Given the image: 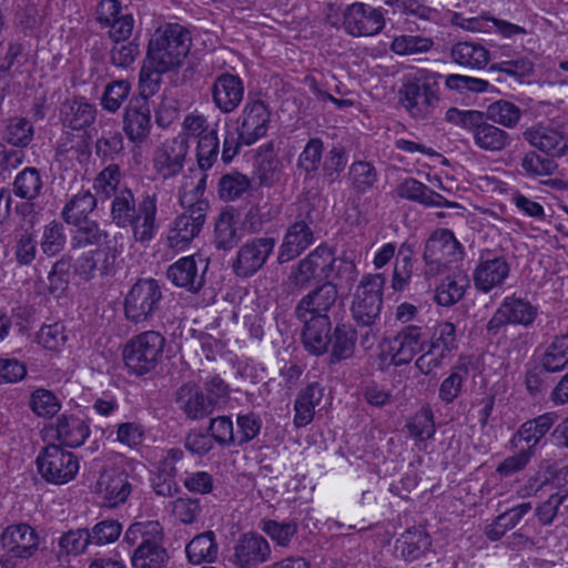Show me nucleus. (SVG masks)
<instances>
[{"label": "nucleus", "instance_id": "obj_50", "mask_svg": "<svg viewBox=\"0 0 568 568\" xmlns=\"http://www.w3.org/2000/svg\"><path fill=\"white\" fill-rule=\"evenodd\" d=\"M87 528L71 529L61 535L58 540V559L61 561L63 557L78 556L84 552L90 542Z\"/></svg>", "mask_w": 568, "mask_h": 568}, {"label": "nucleus", "instance_id": "obj_15", "mask_svg": "<svg viewBox=\"0 0 568 568\" xmlns=\"http://www.w3.org/2000/svg\"><path fill=\"white\" fill-rule=\"evenodd\" d=\"M272 111L261 99H248L239 119V129L245 145H252L264 138L271 124Z\"/></svg>", "mask_w": 568, "mask_h": 568}, {"label": "nucleus", "instance_id": "obj_42", "mask_svg": "<svg viewBox=\"0 0 568 568\" xmlns=\"http://www.w3.org/2000/svg\"><path fill=\"white\" fill-rule=\"evenodd\" d=\"M324 143L320 138H312L307 141L297 158L296 166L304 180H313L322 165Z\"/></svg>", "mask_w": 568, "mask_h": 568}, {"label": "nucleus", "instance_id": "obj_57", "mask_svg": "<svg viewBox=\"0 0 568 568\" xmlns=\"http://www.w3.org/2000/svg\"><path fill=\"white\" fill-rule=\"evenodd\" d=\"M250 179L239 172L224 174L219 181L217 193L223 201H235L248 191Z\"/></svg>", "mask_w": 568, "mask_h": 568}, {"label": "nucleus", "instance_id": "obj_48", "mask_svg": "<svg viewBox=\"0 0 568 568\" xmlns=\"http://www.w3.org/2000/svg\"><path fill=\"white\" fill-rule=\"evenodd\" d=\"M467 378L468 368L466 365L454 366L439 385L438 398L440 402L446 405L454 403L462 395Z\"/></svg>", "mask_w": 568, "mask_h": 568}, {"label": "nucleus", "instance_id": "obj_9", "mask_svg": "<svg viewBox=\"0 0 568 568\" xmlns=\"http://www.w3.org/2000/svg\"><path fill=\"white\" fill-rule=\"evenodd\" d=\"M335 262L336 258L331 248L324 245L317 246L292 267L286 281L287 288L290 292H300L307 288L313 281L328 278Z\"/></svg>", "mask_w": 568, "mask_h": 568}, {"label": "nucleus", "instance_id": "obj_31", "mask_svg": "<svg viewBox=\"0 0 568 568\" xmlns=\"http://www.w3.org/2000/svg\"><path fill=\"white\" fill-rule=\"evenodd\" d=\"M304 324L302 341L306 351L314 355H322L327 351L331 343V320L329 317L316 316L298 320Z\"/></svg>", "mask_w": 568, "mask_h": 568}, {"label": "nucleus", "instance_id": "obj_52", "mask_svg": "<svg viewBox=\"0 0 568 568\" xmlns=\"http://www.w3.org/2000/svg\"><path fill=\"white\" fill-rule=\"evenodd\" d=\"M261 529L277 546L287 548L293 537L297 534L298 524L296 519L278 521L274 519H264L261 523Z\"/></svg>", "mask_w": 568, "mask_h": 568}, {"label": "nucleus", "instance_id": "obj_41", "mask_svg": "<svg viewBox=\"0 0 568 568\" xmlns=\"http://www.w3.org/2000/svg\"><path fill=\"white\" fill-rule=\"evenodd\" d=\"M187 559L191 564L212 562L216 559L219 546L213 531H205L196 535L185 548Z\"/></svg>", "mask_w": 568, "mask_h": 568}, {"label": "nucleus", "instance_id": "obj_32", "mask_svg": "<svg viewBox=\"0 0 568 568\" xmlns=\"http://www.w3.org/2000/svg\"><path fill=\"white\" fill-rule=\"evenodd\" d=\"M54 438L70 448H77L84 444L90 435L88 423L75 415H61L54 423Z\"/></svg>", "mask_w": 568, "mask_h": 568}, {"label": "nucleus", "instance_id": "obj_8", "mask_svg": "<svg viewBox=\"0 0 568 568\" xmlns=\"http://www.w3.org/2000/svg\"><path fill=\"white\" fill-rule=\"evenodd\" d=\"M463 255V246L452 231L447 229L435 231L424 246V276L430 278L443 274L448 264L462 260Z\"/></svg>", "mask_w": 568, "mask_h": 568}, {"label": "nucleus", "instance_id": "obj_36", "mask_svg": "<svg viewBox=\"0 0 568 568\" xmlns=\"http://www.w3.org/2000/svg\"><path fill=\"white\" fill-rule=\"evenodd\" d=\"M97 204V195L88 189H81L65 202L61 211V217L67 224L79 223L89 219V214L95 210Z\"/></svg>", "mask_w": 568, "mask_h": 568}, {"label": "nucleus", "instance_id": "obj_14", "mask_svg": "<svg viewBox=\"0 0 568 568\" xmlns=\"http://www.w3.org/2000/svg\"><path fill=\"white\" fill-rule=\"evenodd\" d=\"M271 554L267 539L257 532L248 531L235 540L230 560L235 568H255L266 562Z\"/></svg>", "mask_w": 568, "mask_h": 568}, {"label": "nucleus", "instance_id": "obj_37", "mask_svg": "<svg viewBox=\"0 0 568 568\" xmlns=\"http://www.w3.org/2000/svg\"><path fill=\"white\" fill-rule=\"evenodd\" d=\"M75 230L73 231L70 245L73 250H80L88 246L106 243L109 233L101 227L100 223L95 220L85 219L79 223H71Z\"/></svg>", "mask_w": 568, "mask_h": 568}, {"label": "nucleus", "instance_id": "obj_38", "mask_svg": "<svg viewBox=\"0 0 568 568\" xmlns=\"http://www.w3.org/2000/svg\"><path fill=\"white\" fill-rule=\"evenodd\" d=\"M452 60L464 68L483 69L489 61V51L477 42H458L450 49Z\"/></svg>", "mask_w": 568, "mask_h": 568}, {"label": "nucleus", "instance_id": "obj_47", "mask_svg": "<svg viewBox=\"0 0 568 568\" xmlns=\"http://www.w3.org/2000/svg\"><path fill=\"white\" fill-rule=\"evenodd\" d=\"M122 173L118 164H109L101 170L94 181L93 190L95 194L103 200L113 199L121 192Z\"/></svg>", "mask_w": 568, "mask_h": 568}, {"label": "nucleus", "instance_id": "obj_20", "mask_svg": "<svg viewBox=\"0 0 568 568\" xmlns=\"http://www.w3.org/2000/svg\"><path fill=\"white\" fill-rule=\"evenodd\" d=\"M509 264L504 256L490 253L481 255L473 273L474 285L478 291L488 293L500 287L509 276Z\"/></svg>", "mask_w": 568, "mask_h": 568}, {"label": "nucleus", "instance_id": "obj_34", "mask_svg": "<svg viewBox=\"0 0 568 568\" xmlns=\"http://www.w3.org/2000/svg\"><path fill=\"white\" fill-rule=\"evenodd\" d=\"M314 243V232L307 226L291 224L286 230L277 253L280 264L287 263L301 255Z\"/></svg>", "mask_w": 568, "mask_h": 568}, {"label": "nucleus", "instance_id": "obj_61", "mask_svg": "<svg viewBox=\"0 0 568 568\" xmlns=\"http://www.w3.org/2000/svg\"><path fill=\"white\" fill-rule=\"evenodd\" d=\"M434 42L430 38L413 34H402L393 39L390 50L398 55H412L427 52Z\"/></svg>", "mask_w": 568, "mask_h": 568}, {"label": "nucleus", "instance_id": "obj_17", "mask_svg": "<svg viewBox=\"0 0 568 568\" xmlns=\"http://www.w3.org/2000/svg\"><path fill=\"white\" fill-rule=\"evenodd\" d=\"M426 344L427 336L423 326L405 325L390 342L392 363L395 366L409 364L418 353L424 351Z\"/></svg>", "mask_w": 568, "mask_h": 568}, {"label": "nucleus", "instance_id": "obj_53", "mask_svg": "<svg viewBox=\"0 0 568 568\" xmlns=\"http://www.w3.org/2000/svg\"><path fill=\"white\" fill-rule=\"evenodd\" d=\"M484 115L494 124L497 123L505 128L513 129L518 124L521 118V110L513 102L498 100L488 105Z\"/></svg>", "mask_w": 568, "mask_h": 568}, {"label": "nucleus", "instance_id": "obj_28", "mask_svg": "<svg viewBox=\"0 0 568 568\" xmlns=\"http://www.w3.org/2000/svg\"><path fill=\"white\" fill-rule=\"evenodd\" d=\"M97 118V108L85 98L78 97L62 102L59 120L63 128L81 131L90 126Z\"/></svg>", "mask_w": 568, "mask_h": 568}, {"label": "nucleus", "instance_id": "obj_5", "mask_svg": "<svg viewBox=\"0 0 568 568\" xmlns=\"http://www.w3.org/2000/svg\"><path fill=\"white\" fill-rule=\"evenodd\" d=\"M439 82L434 73H422L407 80L399 90V102L416 120L434 116L439 106Z\"/></svg>", "mask_w": 568, "mask_h": 568}, {"label": "nucleus", "instance_id": "obj_45", "mask_svg": "<svg viewBox=\"0 0 568 568\" xmlns=\"http://www.w3.org/2000/svg\"><path fill=\"white\" fill-rule=\"evenodd\" d=\"M467 285L465 276H446L436 286L434 300L440 306H453L463 298Z\"/></svg>", "mask_w": 568, "mask_h": 568}, {"label": "nucleus", "instance_id": "obj_27", "mask_svg": "<svg viewBox=\"0 0 568 568\" xmlns=\"http://www.w3.org/2000/svg\"><path fill=\"white\" fill-rule=\"evenodd\" d=\"M244 83L236 74L224 72L215 78L212 85V99L222 113H231L243 101Z\"/></svg>", "mask_w": 568, "mask_h": 568}, {"label": "nucleus", "instance_id": "obj_43", "mask_svg": "<svg viewBox=\"0 0 568 568\" xmlns=\"http://www.w3.org/2000/svg\"><path fill=\"white\" fill-rule=\"evenodd\" d=\"M220 151V141L217 136V122L213 123L212 131L209 134H204L197 139L196 145V160L199 169L203 174H206V170L211 169L217 160ZM195 170L190 171L191 175Z\"/></svg>", "mask_w": 568, "mask_h": 568}, {"label": "nucleus", "instance_id": "obj_58", "mask_svg": "<svg viewBox=\"0 0 568 568\" xmlns=\"http://www.w3.org/2000/svg\"><path fill=\"white\" fill-rule=\"evenodd\" d=\"M29 407L38 417L52 418L61 409V403L51 390L37 388L31 393Z\"/></svg>", "mask_w": 568, "mask_h": 568}, {"label": "nucleus", "instance_id": "obj_26", "mask_svg": "<svg viewBox=\"0 0 568 568\" xmlns=\"http://www.w3.org/2000/svg\"><path fill=\"white\" fill-rule=\"evenodd\" d=\"M1 545L9 556L27 559L37 551L39 538L27 524L11 525L1 534Z\"/></svg>", "mask_w": 568, "mask_h": 568}, {"label": "nucleus", "instance_id": "obj_11", "mask_svg": "<svg viewBox=\"0 0 568 568\" xmlns=\"http://www.w3.org/2000/svg\"><path fill=\"white\" fill-rule=\"evenodd\" d=\"M386 10L369 3L355 1L346 4L342 10L343 30L351 37H374L379 34L386 26Z\"/></svg>", "mask_w": 568, "mask_h": 568}, {"label": "nucleus", "instance_id": "obj_12", "mask_svg": "<svg viewBox=\"0 0 568 568\" xmlns=\"http://www.w3.org/2000/svg\"><path fill=\"white\" fill-rule=\"evenodd\" d=\"M41 476L51 484L62 485L72 480L79 471L78 457L60 445L45 446L37 457Z\"/></svg>", "mask_w": 568, "mask_h": 568}, {"label": "nucleus", "instance_id": "obj_10", "mask_svg": "<svg viewBox=\"0 0 568 568\" xmlns=\"http://www.w3.org/2000/svg\"><path fill=\"white\" fill-rule=\"evenodd\" d=\"M386 283L384 273L366 274L359 281L352 302L351 312L355 323L382 321L383 293Z\"/></svg>", "mask_w": 568, "mask_h": 568}, {"label": "nucleus", "instance_id": "obj_7", "mask_svg": "<svg viewBox=\"0 0 568 568\" xmlns=\"http://www.w3.org/2000/svg\"><path fill=\"white\" fill-rule=\"evenodd\" d=\"M163 291L161 284L152 278H140L124 297V314L134 324L150 323L161 310Z\"/></svg>", "mask_w": 568, "mask_h": 568}, {"label": "nucleus", "instance_id": "obj_33", "mask_svg": "<svg viewBox=\"0 0 568 568\" xmlns=\"http://www.w3.org/2000/svg\"><path fill=\"white\" fill-rule=\"evenodd\" d=\"M475 145L486 152H500L511 144V136L505 130L479 118L470 131Z\"/></svg>", "mask_w": 568, "mask_h": 568}, {"label": "nucleus", "instance_id": "obj_3", "mask_svg": "<svg viewBox=\"0 0 568 568\" xmlns=\"http://www.w3.org/2000/svg\"><path fill=\"white\" fill-rule=\"evenodd\" d=\"M123 542L135 546L131 555L132 568H166L170 556L164 547V531L160 521L131 524L124 532Z\"/></svg>", "mask_w": 568, "mask_h": 568}, {"label": "nucleus", "instance_id": "obj_51", "mask_svg": "<svg viewBox=\"0 0 568 568\" xmlns=\"http://www.w3.org/2000/svg\"><path fill=\"white\" fill-rule=\"evenodd\" d=\"M43 187L42 178L36 168H26L14 179L13 192L24 200H34Z\"/></svg>", "mask_w": 568, "mask_h": 568}, {"label": "nucleus", "instance_id": "obj_2", "mask_svg": "<svg viewBox=\"0 0 568 568\" xmlns=\"http://www.w3.org/2000/svg\"><path fill=\"white\" fill-rule=\"evenodd\" d=\"M206 181L207 174L201 171L184 178L179 195L185 211L174 219L166 236L172 250H184L200 234L210 207L209 201L203 197Z\"/></svg>", "mask_w": 568, "mask_h": 568}, {"label": "nucleus", "instance_id": "obj_56", "mask_svg": "<svg viewBox=\"0 0 568 568\" xmlns=\"http://www.w3.org/2000/svg\"><path fill=\"white\" fill-rule=\"evenodd\" d=\"M520 168L529 178L552 175L558 165L554 159L541 156L535 151L526 152L520 159Z\"/></svg>", "mask_w": 568, "mask_h": 568}, {"label": "nucleus", "instance_id": "obj_21", "mask_svg": "<svg viewBox=\"0 0 568 568\" xmlns=\"http://www.w3.org/2000/svg\"><path fill=\"white\" fill-rule=\"evenodd\" d=\"M523 136L530 146L551 159L562 156L568 149V140L564 133L549 124H534L523 132Z\"/></svg>", "mask_w": 568, "mask_h": 568}, {"label": "nucleus", "instance_id": "obj_44", "mask_svg": "<svg viewBox=\"0 0 568 568\" xmlns=\"http://www.w3.org/2000/svg\"><path fill=\"white\" fill-rule=\"evenodd\" d=\"M347 180L352 191L356 195H362L375 185L377 171L375 166L367 161H355L348 168Z\"/></svg>", "mask_w": 568, "mask_h": 568}, {"label": "nucleus", "instance_id": "obj_55", "mask_svg": "<svg viewBox=\"0 0 568 568\" xmlns=\"http://www.w3.org/2000/svg\"><path fill=\"white\" fill-rule=\"evenodd\" d=\"M348 155L344 146L334 145L325 155L322 163V176L331 185L339 180L341 173L345 170Z\"/></svg>", "mask_w": 568, "mask_h": 568}, {"label": "nucleus", "instance_id": "obj_23", "mask_svg": "<svg viewBox=\"0 0 568 568\" xmlns=\"http://www.w3.org/2000/svg\"><path fill=\"white\" fill-rule=\"evenodd\" d=\"M174 402L178 409L191 420H202L215 410L201 386L195 383L181 385L175 392Z\"/></svg>", "mask_w": 568, "mask_h": 568}, {"label": "nucleus", "instance_id": "obj_4", "mask_svg": "<svg viewBox=\"0 0 568 568\" xmlns=\"http://www.w3.org/2000/svg\"><path fill=\"white\" fill-rule=\"evenodd\" d=\"M190 47V31L179 23H168L159 28L151 38L146 60L160 71H170L182 63Z\"/></svg>", "mask_w": 568, "mask_h": 568}, {"label": "nucleus", "instance_id": "obj_40", "mask_svg": "<svg viewBox=\"0 0 568 568\" xmlns=\"http://www.w3.org/2000/svg\"><path fill=\"white\" fill-rule=\"evenodd\" d=\"M542 369L557 373L568 367V333L556 336L539 357Z\"/></svg>", "mask_w": 568, "mask_h": 568}, {"label": "nucleus", "instance_id": "obj_19", "mask_svg": "<svg viewBox=\"0 0 568 568\" xmlns=\"http://www.w3.org/2000/svg\"><path fill=\"white\" fill-rule=\"evenodd\" d=\"M118 257V250L109 244L83 253L74 263V273L84 281L97 275H110Z\"/></svg>", "mask_w": 568, "mask_h": 568}, {"label": "nucleus", "instance_id": "obj_49", "mask_svg": "<svg viewBox=\"0 0 568 568\" xmlns=\"http://www.w3.org/2000/svg\"><path fill=\"white\" fill-rule=\"evenodd\" d=\"M171 515L183 525H193L201 519L203 507L201 500L187 495L169 503Z\"/></svg>", "mask_w": 568, "mask_h": 568}, {"label": "nucleus", "instance_id": "obj_6", "mask_svg": "<svg viewBox=\"0 0 568 568\" xmlns=\"http://www.w3.org/2000/svg\"><path fill=\"white\" fill-rule=\"evenodd\" d=\"M165 338L156 331H146L132 337L123 349V361L129 373L143 376L160 363Z\"/></svg>", "mask_w": 568, "mask_h": 568}, {"label": "nucleus", "instance_id": "obj_18", "mask_svg": "<svg viewBox=\"0 0 568 568\" xmlns=\"http://www.w3.org/2000/svg\"><path fill=\"white\" fill-rule=\"evenodd\" d=\"M557 418L556 413L549 412L524 422L513 434L509 446L530 450L531 455L535 456L537 446L552 428Z\"/></svg>", "mask_w": 568, "mask_h": 568}, {"label": "nucleus", "instance_id": "obj_35", "mask_svg": "<svg viewBox=\"0 0 568 568\" xmlns=\"http://www.w3.org/2000/svg\"><path fill=\"white\" fill-rule=\"evenodd\" d=\"M324 388L318 383L308 384L298 394L294 404L296 427H304L313 420L315 407L322 402Z\"/></svg>", "mask_w": 568, "mask_h": 568}, {"label": "nucleus", "instance_id": "obj_25", "mask_svg": "<svg viewBox=\"0 0 568 568\" xmlns=\"http://www.w3.org/2000/svg\"><path fill=\"white\" fill-rule=\"evenodd\" d=\"M132 493L129 474L120 469L104 470L98 480V495L104 506L115 508L124 504Z\"/></svg>", "mask_w": 568, "mask_h": 568}, {"label": "nucleus", "instance_id": "obj_63", "mask_svg": "<svg viewBox=\"0 0 568 568\" xmlns=\"http://www.w3.org/2000/svg\"><path fill=\"white\" fill-rule=\"evenodd\" d=\"M91 545L105 546L119 539L122 532V525L119 520L106 518L98 521L91 529H88Z\"/></svg>", "mask_w": 568, "mask_h": 568}, {"label": "nucleus", "instance_id": "obj_46", "mask_svg": "<svg viewBox=\"0 0 568 568\" xmlns=\"http://www.w3.org/2000/svg\"><path fill=\"white\" fill-rule=\"evenodd\" d=\"M215 245L220 250H231L241 239L237 232L236 219L233 211H222L215 223Z\"/></svg>", "mask_w": 568, "mask_h": 568}, {"label": "nucleus", "instance_id": "obj_60", "mask_svg": "<svg viewBox=\"0 0 568 568\" xmlns=\"http://www.w3.org/2000/svg\"><path fill=\"white\" fill-rule=\"evenodd\" d=\"M430 545V538L425 530H407L402 537V556L405 560L412 561L428 550Z\"/></svg>", "mask_w": 568, "mask_h": 568}, {"label": "nucleus", "instance_id": "obj_64", "mask_svg": "<svg viewBox=\"0 0 568 568\" xmlns=\"http://www.w3.org/2000/svg\"><path fill=\"white\" fill-rule=\"evenodd\" d=\"M449 355L456 348V326L450 322H439L432 331L427 344Z\"/></svg>", "mask_w": 568, "mask_h": 568}, {"label": "nucleus", "instance_id": "obj_1", "mask_svg": "<svg viewBox=\"0 0 568 568\" xmlns=\"http://www.w3.org/2000/svg\"><path fill=\"white\" fill-rule=\"evenodd\" d=\"M158 201L156 190L144 191L136 201L132 190L123 187L111 201L110 219L118 227L130 229L136 243L149 244L160 230Z\"/></svg>", "mask_w": 568, "mask_h": 568}, {"label": "nucleus", "instance_id": "obj_13", "mask_svg": "<svg viewBox=\"0 0 568 568\" xmlns=\"http://www.w3.org/2000/svg\"><path fill=\"white\" fill-rule=\"evenodd\" d=\"M276 241L271 236L254 237L245 242L237 251L233 271L237 276L254 275L272 254Z\"/></svg>", "mask_w": 568, "mask_h": 568}, {"label": "nucleus", "instance_id": "obj_59", "mask_svg": "<svg viewBox=\"0 0 568 568\" xmlns=\"http://www.w3.org/2000/svg\"><path fill=\"white\" fill-rule=\"evenodd\" d=\"M332 353L334 361L349 358L354 353L355 336L351 327L345 324H337L331 337Z\"/></svg>", "mask_w": 568, "mask_h": 568}, {"label": "nucleus", "instance_id": "obj_54", "mask_svg": "<svg viewBox=\"0 0 568 568\" xmlns=\"http://www.w3.org/2000/svg\"><path fill=\"white\" fill-rule=\"evenodd\" d=\"M67 244L65 227L62 223L52 221L43 227L40 247L43 254L55 256L61 253Z\"/></svg>", "mask_w": 568, "mask_h": 568}, {"label": "nucleus", "instance_id": "obj_22", "mask_svg": "<svg viewBox=\"0 0 568 568\" xmlns=\"http://www.w3.org/2000/svg\"><path fill=\"white\" fill-rule=\"evenodd\" d=\"M123 131L136 145L142 144L151 131V109L143 98H132L123 115Z\"/></svg>", "mask_w": 568, "mask_h": 568}, {"label": "nucleus", "instance_id": "obj_30", "mask_svg": "<svg viewBox=\"0 0 568 568\" xmlns=\"http://www.w3.org/2000/svg\"><path fill=\"white\" fill-rule=\"evenodd\" d=\"M166 277L178 287L196 293L204 285V270L199 271L194 256L179 258L166 270Z\"/></svg>", "mask_w": 568, "mask_h": 568}, {"label": "nucleus", "instance_id": "obj_24", "mask_svg": "<svg viewBox=\"0 0 568 568\" xmlns=\"http://www.w3.org/2000/svg\"><path fill=\"white\" fill-rule=\"evenodd\" d=\"M337 296L336 285L331 282L324 283L301 298L294 311L296 318L305 320L308 316L328 317L327 313L335 305Z\"/></svg>", "mask_w": 568, "mask_h": 568}, {"label": "nucleus", "instance_id": "obj_62", "mask_svg": "<svg viewBox=\"0 0 568 568\" xmlns=\"http://www.w3.org/2000/svg\"><path fill=\"white\" fill-rule=\"evenodd\" d=\"M33 134V125L28 119L14 116L7 124L4 139L11 145L24 148L32 141Z\"/></svg>", "mask_w": 568, "mask_h": 568}, {"label": "nucleus", "instance_id": "obj_29", "mask_svg": "<svg viewBox=\"0 0 568 568\" xmlns=\"http://www.w3.org/2000/svg\"><path fill=\"white\" fill-rule=\"evenodd\" d=\"M397 194L402 199L416 202L427 207H460L458 203L448 201L442 194L433 191L414 178L405 179L397 186Z\"/></svg>", "mask_w": 568, "mask_h": 568}, {"label": "nucleus", "instance_id": "obj_16", "mask_svg": "<svg viewBox=\"0 0 568 568\" xmlns=\"http://www.w3.org/2000/svg\"><path fill=\"white\" fill-rule=\"evenodd\" d=\"M189 151L187 139L176 135L162 142L153 155V169L163 179L176 176L183 169Z\"/></svg>", "mask_w": 568, "mask_h": 568}, {"label": "nucleus", "instance_id": "obj_39", "mask_svg": "<svg viewBox=\"0 0 568 568\" xmlns=\"http://www.w3.org/2000/svg\"><path fill=\"white\" fill-rule=\"evenodd\" d=\"M511 325L530 327L538 316V307L516 295L506 296L499 304Z\"/></svg>", "mask_w": 568, "mask_h": 568}]
</instances>
